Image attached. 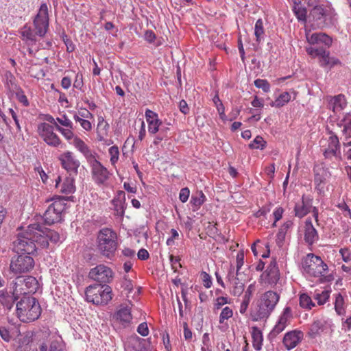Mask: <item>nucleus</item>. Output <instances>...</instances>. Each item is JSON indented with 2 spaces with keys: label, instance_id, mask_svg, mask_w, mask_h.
<instances>
[{
  "label": "nucleus",
  "instance_id": "obj_1",
  "mask_svg": "<svg viewBox=\"0 0 351 351\" xmlns=\"http://www.w3.org/2000/svg\"><path fill=\"white\" fill-rule=\"evenodd\" d=\"M64 239L56 231L48 228L42 229L40 225L34 223L29 225L26 231L18 237L14 245L18 252L30 255L36 252V245L41 248H47L49 242L56 244Z\"/></svg>",
  "mask_w": 351,
  "mask_h": 351
},
{
  "label": "nucleus",
  "instance_id": "obj_2",
  "mask_svg": "<svg viewBox=\"0 0 351 351\" xmlns=\"http://www.w3.org/2000/svg\"><path fill=\"white\" fill-rule=\"evenodd\" d=\"M34 29L31 27L25 25L20 30L21 39L29 46L36 44V36L43 37L49 27V12L46 3H42L39 8L37 14L33 20Z\"/></svg>",
  "mask_w": 351,
  "mask_h": 351
},
{
  "label": "nucleus",
  "instance_id": "obj_3",
  "mask_svg": "<svg viewBox=\"0 0 351 351\" xmlns=\"http://www.w3.org/2000/svg\"><path fill=\"white\" fill-rule=\"evenodd\" d=\"M280 300V295L273 291H267L262 294L252 311L253 321L258 322L267 319L275 309Z\"/></svg>",
  "mask_w": 351,
  "mask_h": 351
},
{
  "label": "nucleus",
  "instance_id": "obj_4",
  "mask_svg": "<svg viewBox=\"0 0 351 351\" xmlns=\"http://www.w3.org/2000/svg\"><path fill=\"white\" fill-rule=\"evenodd\" d=\"M41 314V308L37 300L32 296H24L16 304V315L23 322L37 319Z\"/></svg>",
  "mask_w": 351,
  "mask_h": 351
},
{
  "label": "nucleus",
  "instance_id": "obj_5",
  "mask_svg": "<svg viewBox=\"0 0 351 351\" xmlns=\"http://www.w3.org/2000/svg\"><path fill=\"white\" fill-rule=\"evenodd\" d=\"M319 145L325 159L331 160L336 167H339L341 160V153L337 136L332 132H329L327 136L320 140Z\"/></svg>",
  "mask_w": 351,
  "mask_h": 351
},
{
  "label": "nucleus",
  "instance_id": "obj_6",
  "mask_svg": "<svg viewBox=\"0 0 351 351\" xmlns=\"http://www.w3.org/2000/svg\"><path fill=\"white\" fill-rule=\"evenodd\" d=\"M97 153L92 149L86 153L84 156L90 165L92 179L99 186H108V182L111 173L96 158Z\"/></svg>",
  "mask_w": 351,
  "mask_h": 351
},
{
  "label": "nucleus",
  "instance_id": "obj_7",
  "mask_svg": "<svg viewBox=\"0 0 351 351\" xmlns=\"http://www.w3.org/2000/svg\"><path fill=\"white\" fill-rule=\"evenodd\" d=\"M303 271L308 276L318 278L323 281L328 272V266L317 256L310 254L306 256L302 263Z\"/></svg>",
  "mask_w": 351,
  "mask_h": 351
},
{
  "label": "nucleus",
  "instance_id": "obj_8",
  "mask_svg": "<svg viewBox=\"0 0 351 351\" xmlns=\"http://www.w3.org/2000/svg\"><path fill=\"white\" fill-rule=\"evenodd\" d=\"M86 300L95 305H106L112 298V288L106 285H90L86 289Z\"/></svg>",
  "mask_w": 351,
  "mask_h": 351
},
{
  "label": "nucleus",
  "instance_id": "obj_9",
  "mask_svg": "<svg viewBox=\"0 0 351 351\" xmlns=\"http://www.w3.org/2000/svg\"><path fill=\"white\" fill-rule=\"evenodd\" d=\"M98 249L105 256H112L117 248V234L109 228H103L97 236Z\"/></svg>",
  "mask_w": 351,
  "mask_h": 351
},
{
  "label": "nucleus",
  "instance_id": "obj_10",
  "mask_svg": "<svg viewBox=\"0 0 351 351\" xmlns=\"http://www.w3.org/2000/svg\"><path fill=\"white\" fill-rule=\"evenodd\" d=\"M313 171L315 190L319 195H325L326 192L329 191L328 182L331 173L322 164L315 165Z\"/></svg>",
  "mask_w": 351,
  "mask_h": 351
},
{
  "label": "nucleus",
  "instance_id": "obj_11",
  "mask_svg": "<svg viewBox=\"0 0 351 351\" xmlns=\"http://www.w3.org/2000/svg\"><path fill=\"white\" fill-rule=\"evenodd\" d=\"M65 200L56 199L51 203L43 215V220L46 224L51 225L62 221V213L66 209Z\"/></svg>",
  "mask_w": 351,
  "mask_h": 351
},
{
  "label": "nucleus",
  "instance_id": "obj_12",
  "mask_svg": "<svg viewBox=\"0 0 351 351\" xmlns=\"http://www.w3.org/2000/svg\"><path fill=\"white\" fill-rule=\"evenodd\" d=\"M34 267V261L32 256L21 254L13 257L10 265V270L14 275L29 272Z\"/></svg>",
  "mask_w": 351,
  "mask_h": 351
},
{
  "label": "nucleus",
  "instance_id": "obj_13",
  "mask_svg": "<svg viewBox=\"0 0 351 351\" xmlns=\"http://www.w3.org/2000/svg\"><path fill=\"white\" fill-rule=\"evenodd\" d=\"M307 53L312 58H318L319 64L322 67L332 68L335 65L339 64L340 61L335 57H330L328 51L324 47H306Z\"/></svg>",
  "mask_w": 351,
  "mask_h": 351
},
{
  "label": "nucleus",
  "instance_id": "obj_14",
  "mask_svg": "<svg viewBox=\"0 0 351 351\" xmlns=\"http://www.w3.org/2000/svg\"><path fill=\"white\" fill-rule=\"evenodd\" d=\"M56 129L61 133L67 142L73 145L83 156L91 149L82 138L73 133V129H70L69 128H63L60 125H56Z\"/></svg>",
  "mask_w": 351,
  "mask_h": 351
},
{
  "label": "nucleus",
  "instance_id": "obj_15",
  "mask_svg": "<svg viewBox=\"0 0 351 351\" xmlns=\"http://www.w3.org/2000/svg\"><path fill=\"white\" fill-rule=\"evenodd\" d=\"M333 326V322L330 318L322 317L316 319L310 325L307 334L311 338H316L323 334L332 331Z\"/></svg>",
  "mask_w": 351,
  "mask_h": 351
},
{
  "label": "nucleus",
  "instance_id": "obj_16",
  "mask_svg": "<svg viewBox=\"0 0 351 351\" xmlns=\"http://www.w3.org/2000/svg\"><path fill=\"white\" fill-rule=\"evenodd\" d=\"M310 212L313 213L314 218L317 221L318 209L316 207L313 206V199L303 195L302 200L297 202L295 205V215L297 217L302 218Z\"/></svg>",
  "mask_w": 351,
  "mask_h": 351
},
{
  "label": "nucleus",
  "instance_id": "obj_17",
  "mask_svg": "<svg viewBox=\"0 0 351 351\" xmlns=\"http://www.w3.org/2000/svg\"><path fill=\"white\" fill-rule=\"evenodd\" d=\"M38 132L48 145L57 147L61 144L59 136L53 132L52 126L48 123L40 124L38 127Z\"/></svg>",
  "mask_w": 351,
  "mask_h": 351
},
{
  "label": "nucleus",
  "instance_id": "obj_18",
  "mask_svg": "<svg viewBox=\"0 0 351 351\" xmlns=\"http://www.w3.org/2000/svg\"><path fill=\"white\" fill-rule=\"evenodd\" d=\"M38 351H60V345L55 336H51L46 332L36 335Z\"/></svg>",
  "mask_w": 351,
  "mask_h": 351
},
{
  "label": "nucleus",
  "instance_id": "obj_19",
  "mask_svg": "<svg viewBox=\"0 0 351 351\" xmlns=\"http://www.w3.org/2000/svg\"><path fill=\"white\" fill-rule=\"evenodd\" d=\"M88 276L95 281L101 283H108L113 278V272L108 266L99 265L90 269Z\"/></svg>",
  "mask_w": 351,
  "mask_h": 351
},
{
  "label": "nucleus",
  "instance_id": "obj_20",
  "mask_svg": "<svg viewBox=\"0 0 351 351\" xmlns=\"http://www.w3.org/2000/svg\"><path fill=\"white\" fill-rule=\"evenodd\" d=\"M241 276H236L234 267H230L227 279L231 284L230 293L234 296H240L244 291V282L240 278Z\"/></svg>",
  "mask_w": 351,
  "mask_h": 351
},
{
  "label": "nucleus",
  "instance_id": "obj_21",
  "mask_svg": "<svg viewBox=\"0 0 351 351\" xmlns=\"http://www.w3.org/2000/svg\"><path fill=\"white\" fill-rule=\"evenodd\" d=\"M326 99L328 103V108L332 110L335 115L340 114L347 106L346 97L342 94L335 96H327Z\"/></svg>",
  "mask_w": 351,
  "mask_h": 351
},
{
  "label": "nucleus",
  "instance_id": "obj_22",
  "mask_svg": "<svg viewBox=\"0 0 351 351\" xmlns=\"http://www.w3.org/2000/svg\"><path fill=\"white\" fill-rule=\"evenodd\" d=\"M59 160L61 162L62 167L67 171L75 173L77 172V169L80 165V162L72 152H64L59 156Z\"/></svg>",
  "mask_w": 351,
  "mask_h": 351
},
{
  "label": "nucleus",
  "instance_id": "obj_23",
  "mask_svg": "<svg viewBox=\"0 0 351 351\" xmlns=\"http://www.w3.org/2000/svg\"><path fill=\"white\" fill-rule=\"evenodd\" d=\"M310 12L309 19L316 22L318 27L323 26L325 24L326 18L328 15L330 8L329 6L319 5L317 4L313 6Z\"/></svg>",
  "mask_w": 351,
  "mask_h": 351
},
{
  "label": "nucleus",
  "instance_id": "obj_24",
  "mask_svg": "<svg viewBox=\"0 0 351 351\" xmlns=\"http://www.w3.org/2000/svg\"><path fill=\"white\" fill-rule=\"evenodd\" d=\"M306 38L308 43L311 45L323 44L326 47H330L332 45V38L324 33H313L306 32Z\"/></svg>",
  "mask_w": 351,
  "mask_h": 351
},
{
  "label": "nucleus",
  "instance_id": "obj_25",
  "mask_svg": "<svg viewBox=\"0 0 351 351\" xmlns=\"http://www.w3.org/2000/svg\"><path fill=\"white\" fill-rule=\"evenodd\" d=\"M264 276H265V282L271 286H274L277 284L280 278V273L275 261H271L268 265L266 271L263 274L262 277Z\"/></svg>",
  "mask_w": 351,
  "mask_h": 351
},
{
  "label": "nucleus",
  "instance_id": "obj_26",
  "mask_svg": "<svg viewBox=\"0 0 351 351\" xmlns=\"http://www.w3.org/2000/svg\"><path fill=\"white\" fill-rule=\"evenodd\" d=\"M112 204L115 215L122 218L126 208L125 193L122 191H118L116 196L112 200Z\"/></svg>",
  "mask_w": 351,
  "mask_h": 351
},
{
  "label": "nucleus",
  "instance_id": "obj_27",
  "mask_svg": "<svg viewBox=\"0 0 351 351\" xmlns=\"http://www.w3.org/2000/svg\"><path fill=\"white\" fill-rule=\"evenodd\" d=\"M302 337L303 334L300 331H289L285 335L283 343L287 350H291L299 343Z\"/></svg>",
  "mask_w": 351,
  "mask_h": 351
},
{
  "label": "nucleus",
  "instance_id": "obj_28",
  "mask_svg": "<svg viewBox=\"0 0 351 351\" xmlns=\"http://www.w3.org/2000/svg\"><path fill=\"white\" fill-rule=\"evenodd\" d=\"M114 319L123 327L128 326L132 319L131 309L128 306H121L115 313Z\"/></svg>",
  "mask_w": 351,
  "mask_h": 351
},
{
  "label": "nucleus",
  "instance_id": "obj_29",
  "mask_svg": "<svg viewBox=\"0 0 351 351\" xmlns=\"http://www.w3.org/2000/svg\"><path fill=\"white\" fill-rule=\"evenodd\" d=\"M109 128V124L104 120L103 117L99 116L97 128V139L99 141L104 142L106 145L112 143L110 140L105 138V136L108 135Z\"/></svg>",
  "mask_w": 351,
  "mask_h": 351
},
{
  "label": "nucleus",
  "instance_id": "obj_30",
  "mask_svg": "<svg viewBox=\"0 0 351 351\" xmlns=\"http://www.w3.org/2000/svg\"><path fill=\"white\" fill-rule=\"evenodd\" d=\"M317 232L313 227L311 219H307L305 221L304 226V240L308 244L312 245L317 241Z\"/></svg>",
  "mask_w": 351,
  "mask_h": 351
},
{
  "label": "nucleus",
  "instance_id": "obj_31",
  "mask_svg": "<svg viewBox=\"0 0 351 351\" xmlns=\"http://www.w3.org/2000/svg\"><path fill=\"white\" fill-rule=\"evenodd\" d=\"M61 178L60 176L56 180V187L60 188V191L64 194H71L75 191L74 180L73 178H66L62 184H60Z\"/></svg>",
  "mask_w": 351,
  "mask_h": 351
},
{
  "label": "nucleus",
  "instance_id": "obj_32",
  "mask_svg": "<svg viewBox=\"0 0 351 351\" xmlns=\"http://www.w3.org/2000/svg\"><path fill=\"white\" fill-rule=\"evenodd\" d=\"M337 125L343 128L341 132L344 140L351 138V113L346 114L344 117L337 123Z\"/></svg>",
  "mask_w": 351,
  "mask_h": 351
},
{
  "label": "nucleus",
  "instance_id": "obj_33",
  "mask_svg": "<svg viewBox=\"0 0 351 351\" xmlns=\"http://www.w3.org/2000/svg\"><path fill=\"white\" fill-rule=\"evenodd\" d=\"M19 342L20 345L18 346L16 351H38L29 334L21 336Z\"/></svg>",
  "mask_w": 351,
  "mask_h": 351
},
{
  "label": "nucleus",
  "instance_id": "obj_34",
  "mask_svg": "<svg viewBox=\"0 0 351 351\" xmlns=\"http://www.w3.org/2000/svg\"><path fill=\"white\" fill-rule=\"evenodd\" d=\"M24 280L21 278H17L13 287V296L15 299H18L21 295L29 294V290L24 285Z\"/></svg>",
  "mask_w": 351,
  "mask_h": 351
},
{
  "label": "nucleus",
  "instance_id": "obj_35",
  "mask_svg": "<svg viewBox=\"0 0 351 351\" xmlns=\"http://www.w3.org/2000/svg\"><path fill=\"white\" fill-rule=\"evenodd\" d=\"M293 4V11L298 20L305 23L307 17L306 9L301 4L300 0H294Z\"/></svg>",
  "mask_w": 351,
  "mask_h": 351
},
{
  "label": "nucleus",
  "instance_id": "obj_36",
  "mask_svg": "<svg viewBox=\"0 0 351 351\" xmlns=\"http://www.w3.org/2000/svg\"><path fill=\"white\" fill-rule=\"evenodd\" d=\"M293 224V223L291 220H287L280 226L276 235V241L278 245H281L283 243L288 230L292 228Z\"/></svg>",
  "mask_w": 351,
  "mask_h": 351
},
{
  "label": "nucleus",
  "instance_id": "obj_37",
  "mask_svg": "<svg viewBox=\"0 0 351 351\" xmlns=\"http://www.w3.org/2000/svg\"><path fill=\"white\" fill-rule=\"evenodd\" d=\"M252 338L254 348L260 350L262 348L263 337L262 332L257 327H252Z\"/></svg>",
  "mask_w": 351,
  "mask_h": 351
},
{
  "label": "nucleus",
  "instance_id": "obj_38",
  "mask_svg": "<svg viewBox=\"0 0 351 351\" xmlns=\"http://www.w3.org/2000/svg\"><path fill=\"white\" fill-rule=\"evenodd\" d=\"M335 310L337 315H344L346 314V303L341 293L335 295Z\"/></svg>",
  "mask_w": 351,
  "mask_h": 351
},
{
  "label": "nucleus",
  "instance_id": "obj_39",
  "mask_svg": "<svg viewBox=\"0 0 351 351\" xmlns=\"http://www.w3.org/2000/svg\"><path fill=\"white\" fill-rule=\"evenodd\" d=\"M3 80L6 88L10 91H15L19 88L16 84V79L14 75L9 71H6L3 75Z\"/></svg>",
  "mask_w": 351,
  "mask_h": 351
},
{
  "label": "nucleus",
  "instance_id": "obj_40",
  "mask_svg": "<svg viewBox=\"0 0 351 351\" xmlns=\"http://www.w3.org/2000/svg\"><path fill=\"white\" fill-rule=\"evenodd\" d=\"M206 196L202 191H197L195 194L193 195L191 199V204L193 206V210H197L204 203Z\"/></svg>",
  "mask_w": 351,
  "mask_h": 351
},
{
  "label": "nucleus",
  "instance_id": "obj_41",
  "mask_svg": "<svg viewBox=\"0 0 351 351\" xmlns=\"http://www.w3.org/2000/svg\"><path fill=\"white\" fill-rule=\"evenodd\" d=\"M330 292V289H326L321 292L315 291L313 298L319 305H324L328 302Z\"/></svg>",
  "mask_w": 351,
  "mask_h": 351
},
{
  "label": "nucleus",
  "instance_id": "obj_42",
  "mask_svg": "<svg viewBox=\"0 0 351 351\" xmlns=\"http://www.w3.org/2000/svg\"><path fill=\"white\" fill-rule=\"evenodd\" d=\"M24 280V285L26 286L29 290V293H34L38 289V282L36 278L33 276H27L23 278Z\"/></svg>",
  "mask_w": 351,
  "mask_h": 351
},
{
  "label": "nucleus",
  "instance_id": "obj_43",
  "mask_svg": "<svg viewBox=\"0 0 351 351\" xmlns=\"http://www.w3.org/2000/svg\"><path fill=\"white\" fill-rule=\"evenodd\" d=\"M264 34L263 22L262 19H258L256 21L254 26V35L256 36V40L258 43L263 40Z\"/></svg>",
  "mask_w": 351,
  "mask_h": 351
},
{
  "label": "nucleus",
  "instance_id": "obj_44",
  "mask_svg": "<svg viewBox=\"0 0 351 351\" xmlns=\"http://www.w3.org/2000/svg\"><path fill=\"white\" fill-rule=\"evenodd\" d=\"M291 100V95L288 92H284L271 104V106L280 108L287 104Z\"/></svg>",
  "mask_w": 351,
  "mask_h": 351
},
{
  "label": "nucleus",
  "instance_id": "obj_45",
  "mask_svg": "<svg viewBox=\"0 0 351 351\" xmlns=\"http://www.w3.org/2000/svg\"><path fill=\"white\" fill-rule=\"evenodd\" d=\"M300 306L305 309L310 310L315 306L311 298L306 293H302L300 295Z\"/></svg>",
  "mask_w": 351,
  "mask_h": 351
},
{
  "label": "nucleus",
  "instance_id": "obj_46",
  "mask_svg": "<svg viewBox=\"0 0 351 351\" xmlns=\"http://www.w3.org/2000/svg\"><path fill=\"white\" fill-rule=\"evenodd\" d=\"M291 317H292L291 308L289 306H286L283 309V311L282 312L281 315H280L278 322L285 325L287 327L288 325V323L289 322Z\"/></svg>",
  "mask_w": 351,
  "mask_h": 351
},
{
  "label": "nucleus",
  "instance_id": "obj_47",
  "mask_svg": "<svg viewBox=\"0 0 351 351\" xmlns=\"http://www.w3.org/2000/svg\"><path fill=\"white\" fill-rule=\"evenodd\" d=\"M233 316V311L229 306H226L222 308L219 317V322L223 324L226 320L231 318Z\"/></svg>",
  "mask_w": 351,
  "mask_h": 351
},
{
  "label": "nucleus",
  "instance_id": "obj_48",
  "mask_svg": "<svg viewBox=\"0 0 351 351\" xmlns=\"http://www.w3.org/2000/svg\"><path fill=\"white\" fill-rule=\"evenodd\" d=\"M110 155V161L112 166H114L119 158V147L116 145L112 146L108 149Z\"/></svg>",
  "mask_w": 351,
  "mask_h": 351
},
{
  "label": "nucleus",
  "instance_id": "obj_49",
  "mask_svg": "<svg viewBox=\"0 0 351 351\" xmlns=\"http://www.w3.org/2000/svg\"><path fill=\"white\" fill-rule=\"evenodd\" d=\"M266 142L263 140V138L257 136L254 141L249 145V147L251 149H263L265 147Z\"/></svg>",
  "mask_w": 351,
  "mask_h": 351
},
{
  "label": "nucleus",
  "instance_id": "obj_50",
  "mask_svg": "<svg viewBox=\"0 0 351 351\" xmlns=\"http://www.w3.org/2000/svg\"><path fill=\"white\" fill-rule=\"evenodd\" d=\"M230 299L228 297L219 296L217 297L214 302V311H216L220 309L223 305L230 304Z\"/></svg>",
  "mask_w": 351,
  "mask_h": 351
},
{
  "label": "nucleus",
  "instance_id": "obj_51",
  "mask_svg": "<svg viewBox=\"0 0 351 351\" xmlns=\"http://www.w3.org/2000/svg\"><path fill=\"white\" fill-rule=\"evenodd\" d=\"M284 212V208L280 206L275 208L272 213V216L274 219L272 223V227H276L277 226L276 223L282 218Z\"/></svg>",
  "mask_w": 351,
  "mask_h": 351
},
{
  "label": "nucleus",
  "instance_id": "obj_52",
  "mask_svg": "<svg viewBox=\"0 0 351 351\" xmlns=\"http://www.w3.org/2000/svg\"><path fill=\"white\" fill-rule=\"evenodd\" d=\"M244 264V253L239 252L237 255L236 258V271H234L236 276H241V269Z\"/></svg>",
  "mask_w": 351,
  "mask_h": 351
},
{
  "label": "nucleus",
  "instance_id": "obj_53",
  "mask_svg": "<svg viewBox=\"0 0 351 351\" xmlns=\"http://www.w3.org/2000/svg\"><path fill=\"white\" fill-rule=\"evenodd\" d=\"M254 85L258 88H261L265 93L270 90V84L266 80L257 79L254 81Z\"/></svg>",
  "mask_w": 351,
  "mask_h": 351
},
{
  "label": "nucleus",
  "instance_id": "obj_54",
  "mask_svg": "<svg viewBox=\"0 0 351 351\" xmlns=\"http://www.w3.org/2000/svg\"><path fill=\"white\" fill-rule=\"evenodd\" d=\"M14 92H16V98L19 102L23 104L24 106H28L29 104V101L22 89L19 87Z\"/></svg>",
  "mask_w": 351,
  "mask_h": 351
},
{
  "label": "nucleus",
  "instance_id": "obj_55",
  "mask_svg": "<svg viewBox=\"0 0 351 351\" xmlns=\"http://www.w3.org/2000/svg\"><path fill=\"white\" fill-rule=\"evenodd\" d=\"M285 328L286 326L285 325L277 322L273 329L269 332V336L271 338H275L278 335L282 332L285 329Z\"/></svg>",
  "mask_w": 351,
  "mask_h": 351
},
{
  "label": "nucleus",
  "instance_id": "obj_56",
  "mask_svg": "<svg viewBox=\"0 0 351 351\" xmlns=\"http://www.w3.org/2000/svg\"><path fill=\"white\" fill-rule=\"evenodd\" d=\"M56 121L61 125L73 129V123L66 114H63L60 117H57Z\"/></svg>",
  "mask_w": 351,
  "mask_h": 351
},
{
  "label": "nucleus",
  "instance_id": "obj_57",
  "mask_svg": "<svg viewBox=\"0 0 351 351\" xmlns=\"http://www.w3.org/2000/svg\"><path fill=\"white\" fill-rule=\"evenodd\" d=\"M171 236L167 239L166 243L168 246H172L174 243L175 240L178 239L180 237V234L178 231L174 228H172L170 230Z\"/></svg>",
  "mask_w": 351,
  "mask_h": 351
},
{
  "label": "nucleus",
  "instance_id": "obj_58",
  "mask_svg": "<svg viewBox=\"0 0 351 351\" xmlns=\"http://www.w3.org/2000/svg\"><path fill=\"white\" fill-rule=\"evenodd\" d=\"M145 115L147 124L159 119L158 114L149 109L146 110Z\"/></svg>",
  "mask_w": 351,
  "mask_h": 351
},
{
  "label": "nucleus",
  "instance_id": "obj_59",
  "mask_svg": "<svg viewBox=\"0 0 351 351\" xmlns=\"http://www.w3.org/2000/svg\"><path fill=\"white\" fill-rule=\"evenodd\" d=\"M201 278L202 280L203 285L206 288L208 289L211 287L213 282L211 276L208 274L206 271H202L201 273Z\"/></svg>",
  "mask_w": 351,
  "mask_h": 351
},
{
  "label": "nucleus",
  "instance_id": "obj_60",
  "mask_svg": "<svg viewBox=\"0 0 351 351\" xmlns=\"http://www.w3.org/2000/svg\"><path fill=\"white\" fill-rule=\"evenodd\" d=\"M162 124V121L160 119L155 121L154 122L149 123L148 124V132L152 134H156L158 130L160 125Z\"/></svg>",
  "mask_w": 351,
  "mask_h": 351
},
{
  "label": "nucleus",
  "instance_id": "obj_61",
  "mask_svg": "<svg viewBox=\"0 0 351 351\" xmlns=\"http://www.w3.org/2000/svg\"><path fill=\"white\" fill-rule=\"evenodd\" d=\"M337 207L339 208L340 211L344 215V217L351 218L350 209L344 202L339 203Z\"/></svg>",
  "mask_w": 351,
  "mask_h": 351
},
{
  "label": "nucleus",
  "instance_id": "obj_62",
  "mask_svg": "<svg viewBox=\"0 0 351 351\" xmlns=\"http://www.w3.org/2000/svg\"><path fill=\"white\" fill-rule=\"evenodd\" d=\"M171 265L172 267V269L176 272L178 269V268L181 267L182 265L180 263V258L179 257L174 256L173 255H171L169 257Z\"/></svg>",
  "mask_w": 351,
  "mask_h": 351
},
{
  "label": "nucleus",
  "instance_id": "obj_63",
  "mask_svg": "<svg viewBox=\"0 0 351 351\" xmlns=\"http://www.w3.org/2000/svg\"><path fill=\"white\" fill-rule=\"evenodd\" d=\"M0 337L6 342H9L12 339L10 331L5 326H0Z\"/></svg>",
  "mask_w": 351,
  "mask_h": 351
},
{
  "label": "nucleus",
  "instance_id": "obj_64",
  "mask_svg": "<svg viewBox=\"0 0 351 351\" xmlns=\"http://www.w3.org/2000/svg\"><path fill=\"white\" fill-rule=\"evenodd\" d=\"M339 253L345 262L351 261V251L348 248H342L339 250Z\"/></svg>",
  "mask_w": 351,
  "mask_h": 351
}]
</instances>
